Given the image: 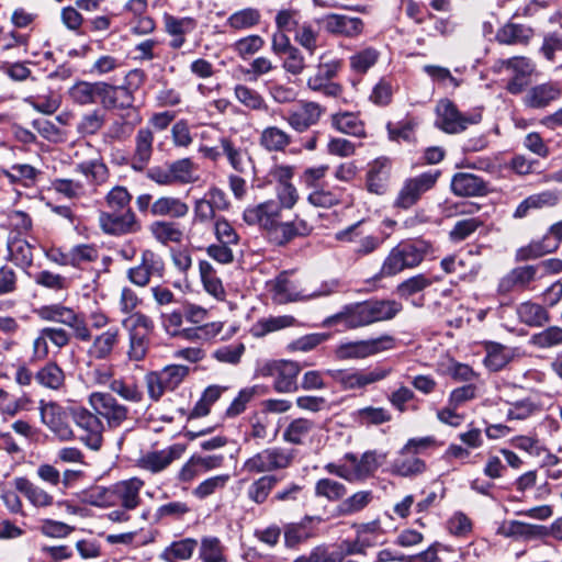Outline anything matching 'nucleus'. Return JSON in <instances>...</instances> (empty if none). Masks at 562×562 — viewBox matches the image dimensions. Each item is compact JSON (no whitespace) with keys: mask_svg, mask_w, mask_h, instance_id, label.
Returning <instances> with one entry per match:
<instances>
[{"mask_svg":"<svg viewBox=\"0 0 562 562\" xmlns=\"http://www.w3.org/2000/svg\"><path fill=\"white\" fill-rule=\"evenodd\" d=\"M335 238L349 244L350 250L358 258L374 252L382 244L381 238L366 228L361 222L337 232Z\"/></svg>","mask_w":562,"mask_h":562,"instance_id":"9","label":"nucleus"},{"mask_svg":"<svg viewBox=\"0 0 562 562\" xmlns=\"http://www.w3.org/2000/svg\"><path fill=\"white\" fill-rule=\"evenodd\" d=\"M380 58V52L373 47H366L349 57L350 69L358 75H364Z\"/></svg>","mask_w":562,"mask_h":562,"instance_id":"55","label":"nucleus"},{"mask_svg":"<svg viewBox=\"0 0 562 562\" xmlns=\"http://www.w3.org/2000/svg\"><path fill=\"white\" fill-rule=\"evenodd\" d=\"M340 67V60L319 63L315 72L308 76L306 80L307 88L328 98L340 97L344 91L342 86L331 80L336 77Z\"/></svg>","mask_w":562,"mask_h":562,"instance_id":"12","label":"nucleus"},{"mask_svg":"<svg viewBox=\"0 0 562 562\" xmlns=\"http://www.w3.org/2000/svg\"><path fill=\"white\" fill-rule=\"evenodd\" d=\"M560 201V194L554 190H547L527 196L519 203L514 212V217L522 218L528 215L531 210H540L543 207H552Z\"/></svg>","mask_w":562,"mask_h":562,"instance_id":"35","label":"nucleus"},{"mask_svg":"<svg viewBox=\"0 0 562 562\" xmlns=\"http://www.w3.org/2000/svg\"><path fill=\"white\" fill-rule=\"evenodd\" d=\"M506 70L512 71L513 77L506 85V90L512 94L521 93L530 83V78L536 70L535 63L525 56H515L506 59Z\"/></svg>","mask_w":562,"mask_h":562,"instance_id":"19","label":"nucleus"},{"mask_svg":"<svg viewBox=\"0 0 562 562\" xmlns=\"http://www.w3.org/2000/svg\"><path fill=\"white\" fill-rule=\"evenodd\" d=\"M517 315L522 324L530 327H541L550 319L547 308L531 301L519 304Z\"/></svg>","mask_w":562,"mask_h":562,"instance_id":"44","label":"nucleus"},{"mask_svg":"<svg viewBox=\"0 0 562 562\" xmlns=\"http://www.w3.org/2000/svg\"><path fill=\"white\" fill-rule=\"evenodd\" d=\"M35 381L43 387L59 392L66 385V375L64 370L54 361H49L41 367L35 375Z\"/></svg>","mask_w":562,"mask_h":562,"instance_id":"38","label":"nucleus"},{"mask_svg":"<svg viewBox=\"0 0 562 562\" xmlns=\"http://www.w3.org/2000/svg\"><path fill=\"white\" fill-rule=\"evenodd\" d=\"M100 103L110 110H128L135 109L133 91L124 86H112L101 83Z\"/></svg>","mask_w":562,"mask_h":562,"instance_id":"26","label":"nucleus"},{"mask_svg":"<svg viewBox=\"0 0 562 562\" xmlns=\"http://www.w3.org/2000/svg\"><path fill=\"white\" fill-rule=\"evenodd\" d=\"M316 520L317 522L322 521L321 517H305L300 524H291L285 527L284 530V542L289 548H293L299 543L308 539L312 535L307 530V522H312Z\"/></svg>","mask_w":562,"mask_h":562,"instance_id":"61","label":"nucleus"},{"mask_svg":"<svg viewBox=\"0 0 562 562\" xmlns=\"http://www.w3.org/2000/svg\"><path fill=\"white\" fill-rule=\"evenodd\" d=\"M278 482L279 479L273 474L261 475L249 484L246 495L250 502L261 505L269 498Z\"/></svg>","mask_w":562,"mask_h":562,"instance_id":"47","label":"nucleus"},{"mask_svg":"<svg viewBox=\"0 0 562 562\" xmlns=\"http://www.w3.org/2000/svg\"><path fill=\"white\" fill-rule=\"evenodd\" d=\"M223 156L229 166L238 173H246L252 168V159L247 150L238 146L231 137L222 136L218 139Z\"/></svg>","mask_w":562,"mask_h":562,"instance_id":"30","label":"nucleus"},{"mask_svg":"<svg viewBox=\"0 0 562 562\" xmlns=\"http://www.w3.org/2000/svg\"><path fill=\"white\" fill-rule=\"evenodd\" d=\"M121 340V330L113 326L97 335L88 348V356L93 360L109 359Z\"/></svg>","mask_w":562,"mask_h":562,"instance_id":"28","label":"nucleus"},{"mask_svg":"<svg viewBox=\"0 0 562 562\" xmlns=\"http://www.w3.org/2000/svg\"><path fill=\"white\" fill-rule=\"evenodd\" d=\"M227 549L215 536H203L200 540L199 559L202 562H228Z\"/></svg>","mask_w":562,"mask_h":562,"instance_id":"42","label":"nucleus"},{"mask_svg":"<svg viewBox=\"0 0 562 562\" xmlns=\"http://www.w3.org/2000/svg\"><path fill=\"white\" fill-rule=\"evenodd\" d=\"M37 314L43 321L60 323L68 326L72 329L75 338L80 341H90L92 338L85 318L70 307L61 304H52L42 306L37 311Z\"/></svg>","mask_w":562,"mask_h":562,"instance_id":"7","label":"nucleus"},{"mask_svg":"<svg viewBox=\"0 0 562 562\" xmlns=\"http://www.w3.org/2000/svg\"><path fill=\"white\" fill-rule=\"evenodd\" d=\"M391 172V161L386 157H379L369 165L367 172V189L374 194H383L386 191Z\"/></svg>","mask_w":562,"mask_h":562,"instance_id":"32","label":"nucleus"},{"mask_svg":"<svg viewBox=\"0 0 562 562\" xmlns=\"http://www.w3.org/2000/svg\"><path fill=\"white\" fill-rule=\"evenodd\" d=\"M234 94L239 103L254 111H267L268 104L263 97L255 89L245 85H237Z\"/></svg>","mask_w":562,"mask_h":562,"instance_id":"60","label":"nucleus"},{"mask_svg":"<svg viewBox=\"0 0 562 562\" xmlns=\"http://www.w3.org/2000/svg\"><path fill=\"white\" fill-rule=\"evenodd\" d=\"M142 117L137 109L128 111L126 117L115 120L108 130V136L112 139L124 140L131 136L134 127L139 124Z\"/></svg>","mask_w":562,"mask_h":562,"instance_id":"49","label":"nucleus"},{"mask_svg":"<svg viewBox=\"0 0 562 562\" xmlns=\"http://www.w3.org/2000/svg\"><path fill=\"white\" fill-rule=\"evenodd\" d=\"M401 310L402 304L394 300L366 301L345 306L327 323H342L347 328L355 329L392 319Z\"/></svg>","mask_w":562,"mask_h":562,"instance_id":"1","label":"nucleus"},{"mask_svg":"<svg viewBox=\"0 0 562 562\" xmlns=\"http://www.w3.org/2000/svg\"><path fill=\"white\" fill-rule=\"evenodd\" d=\"M392 372L391 368H374L373 370H337L331 372L334 380L344 390H359L384 380Z\"/></svg>","mask_w":562,"mask_h":562,"instance_id":"16","label":"nucleus"},{"mask_svg":"<svg viewBox=\"0 0 562 562\" xmlns=\"http://www.w3.org/2000/svg\"><path fill=\"white\" fill-rule=\"evenodd\" d=\"M189 212L187 203L175 196H160L153 202L150 213L154 216L184 217Z\"/></svg>","mask_w":562,"mask_h":562,"instance_id":"40","label":"nucleus"},{"mask_svg":"<svg viewBox=\"0 0 562 562\" xmlns=\"http://www.w3.org/2000/svg\"><path fill=\"white\" fill-rule=\"evenodd\" d=\"M164 272L165 263L161 257L151 249H144L138 265L127 269L126 278L134 285L145 288L149 284L151 277L161 278Z\"/></svg>","mask_w":562,"mask_h":562,"instance_id":"14","label":"nucleus"},{"mask_svg":"<svg viewBox=\"0 0 562 562\" xmlns=\"http://www.w3.org/2000/svg\"><path fill=\"white\" fill-rule=\"evenodd\" d=\"M315 424L308 418L293 419L283 432V440L291 445H302L307 436L314 430Z\"/></svg>","mask_w":562,"mask_h":562,"instance_id":"50","label":"nucleus"},{"mask_svg":"<svg viewBox=\"0 0 562 562\" xmlns=\"http://www.w3.org/2000/svg\"><path fill=\"white\" fill-rule=\"evenodd\" d=\"M536 273V266L517 267L501 280L499 289L503 292H510L514 289H525L535 280Z\"/></svg>","mask_w":562,"mask_h":562,"instance_id":"41","label":"nucleus"},{"mask_svg":"<svg viewBox=\"0 0 562 562\" xmlns=\"http://www.w3.org/2000/svg\"><path fill=\"white\" fill-rule=\"evenodd\" d=\"M154 134L150 127H142L135 136V148L131 158V168L143 171L148 166L153 155Z\"/></svg>","mask_w":562,"mask_h":562,"instance_id":"31","label":"nucleus"},{"mask_svg":"<svg viewBox=\"0 0 562 562\" xmlns=\"http://www.w3.org/2000/svg\"><path fill=\"white\" fill-rule=\"evenodd\" d=\"M437 120L436 124L445 132L456 134L463 132L469 125L476 124L481 120L480 114L465 115L462 114L456 104L442 99L436 106Z\"/></svg>","mask_w":562,"mask_h":562,"instance_id":"13","label":"nucleus"},{"mask_svg":"<svg viewBox=\"0 0 562 562\" xmlns=\"http://www.w3.org/2000/svg\"><path fill=\"white\" fill-rule=\"evenodd\" d=\"M562 241V221L554 223L540 240H533L529 245L517 250V259L530 260L553 252Z\"/></svg>","mask_w":562,"mask_h":562,"instance_id":"18","label":"nucleus"},{"mask_svg":"<svg viewBox=\"0 0 562 562\" xmlns=\"http://www.w3.org/2000/svg\"><path fill=\"white\" fill-rule=\"evenodd\" d=\"M75 170L85 176L93 186H101L109 179V169L100 159L82 161L76 166Z\"/></svg>","mask_w":562,"mask_h":562,"instance_id":"51","label":"nucleus"},{"mask_svg":"<svg viewBox=\"0 0 562 562\" xmlns=\"http://www.w3.org/2000/svg\"><path fill=\"white\" fill-rule=\"evenodd\" d=\"M325 30L334 35L356 37L363 31V22L360 18L330 13L323 19Z\"/></svg>","mask_w":562,"mask_h":562,"instance_id":"29","label":"nucleus"},{"mask_svg":"<svg viewBox=\"0 0 562 562\" xmlns=\"http://www.w3.org/2000/svg\"><path fill=\"white\" fill-rule=\"evenodd\" d=\"M441 172L429 170L404 180L394 200V207L408 210L416 205L422 196L435 188Z\"/></svg>","mask_w":562,"mask_h":562,"instance_id":"6","label":"nucleus"},{"mask_svg":"<svg viewBox=\"0 0 562 562\" xmlns=\"http://www.w3.org/2000/svg\"><path fill=\"white\" fill-rule=\"evenodd\" d=\"M321 27L318 21H303L294 33V41L310 55L318 48Z\"/></svg>","mask_w":562,"mask_h":562,"instance_id":"45","label":"nucleus"},{"mask_svg":"<svg viewBox=\"0 0 562 562\" xmlns=\"http://www.w3.org/2000/svg\"><path fill=\"white\" fill-rule=\"evenodd\" d=\"M387 453L376 450H368L358 458L348 452L340 463H327L325 470L333 475L346 480L349 483L363 482L373 476L376 470L386 461Z\"/></svg>","mask_w":562,"mask_h":562,"instance_id":"2","label":"nucleus"},{"mask_svg":"<svg viewBox=\"0 0 562 562\" xmlns=\"http://www.w3.org/2000/svg\"><path fill=\"white\" fill-rule=\"evenodd\" d=\"M149 231L154 238L161 244L179 243L182 239V232L172 222L156 221L150 224Z\"/></svg>","mask_w":562,"mask_h":562,"instance_id":"59","label":"nucleus"},{"mask_svg":"<svg viewBox=\"0 0 562 562\" xmlns=\"http://www.w3.org/2000/svg\"><path fill=\"white\" fill-rule=\"evenodd\" d=\"M199 270L205 291L217 300H223L225 291L213 266L206 260H201L199 263Z\"/></svg>","mask_w":562,"mask_h":562,"instance_id":"53","label":"nucleus"},{"mask_svg":"<svg viewBox=\"0 0 562 562\" xmlns=\"http://www.w3.org/2000/svg\"><path fill=\"white\" fill-rule=\"evenodd\" d=\"M291 142V135L278 126L263 128L259 136V144L267 151H284Z\"/></svg>","mask_w":562,"mask_h":562,"instance_id":"46","label":"nucleus"},{"mask_svg":"<svg viewBox=\"0 0 562 562\" xmlns=\"http://www.w3.org/2000/svg\"><path fill=\"white\" fill-rule=\"evenodd\" d=\"M535 36V30L526 24L508 21L495 34V40L501 45L527 46Z\"/></svg>","mask_w":562,"mask_h":562,"instance_id":"25","label":"nucleus"},{"mask_svg":"<svg viewBox=\"0 0 562 562\" xmlns=\"http://www.w3.org/2000/svg\"><path fill=\"white\" fill-rule=\"evenodd\" d=\"M323 113L324 109L317 102L303 101L289 110L284 120L295 132L303 133L316 125Z\"/></svg>","mask_w":562,"mask_h":562,"instance_id":"20","label":"nucleus"},{"mask_svg":"<svg viewBox=\"0 0 562 562\" xmlns=\"http://www.w3.org/2000/svg\"><path fill=\"white\" fill-rule=\"evenodd\" d=\"M162 21L168 35H187L198 26L196 20L192 16L178 18L170 13H164Z\"/></svg>","mask_w":562,"mask_h":562,"instance_id":"58","label":"nucleus"},{"mask_svg":"<svg viewBox=\"0 0 562 562\" xmlns=\"http://www.w3.org/2000/svg\"><path fill=\"white\" fill-rule=\"evenodd\" d=\"M281 206L274 200H269L244 211V221L249 225H259L269 233L281 217Z\"/></svg>","mask_w":562,"mask_h":562,"instance_id":"21","label":"nucleus"},{"mask_svg":"<svg viewBox=\"0 0 562 562\" xmlns=\"http://www.w3.org/2000/svg\"><path fill=\"white\" fill-rule=\"evenodd\" d=\"M560 95L561 89L558 83L546 82L530 88L524 98V103L531 109H542Z\"/></svg>","mask_w":562,"mask_h":562,"instance_id":"34","label":"nucleus"},{"mask_svg":"<svg viewBox=\"0 0 562 562\" xmlns=\"http://www.w3.org/2000/svg\"><path fill=\"white\" fill-rule=\"evenodd\" d=\"M8 251L10 260L21 268H29L33 263L32 245L21 238L11 237L8 241Z\"/></svg>","mask_w":562,"mask_h":562,"instance_id":"48","label":"nucleus"},{"mask_svg":"<svg viewBox=\"0 0 562 562\" xmlns=\"http://www.w3.org/2000/svg\"><path fill=\"white\" fill-rule=\"evenodd\" d=\"M312 226L306 221L295 217L290 222H278L268 233L269 238L277 245H285L296 237H305L311 234Z\"/></svg>","mask_w":562,"mask_h":562,"instance_id":"27","label":"nucleus"},{"mask_svg":"<svg viewBox=\"0 0 562 562\" xmlns=\"http://www.w3.org/2000/svg\"><path fill=\"white\" fill-rule=\"evenodd\" d=\"M269 374H276L274 390L279 393H292L299 389L297 375L301 371V367L297 362L281 360L268 364L267 368Z\"/></svg>","mask_w":562,"mask_h":562,"instance_id":"23","label":"nucleus"},{"mask_svg":"<svg viewBox=\"0 0 562 562\" xmlns=\"http://www.w3.org/2000/svg\"><path fill=\"white\" fill-rule=\"evenodd\" d=\"M38 408L42 423L60 440H69L74 437L68 414L58 403L42 400Z\"/></svg>","mask_w":562,"mask_h":562,"instance_id":"17","label":"nucleus"},{"mask_svg":"<svg viewBox=\"0 0 562 562\" xmlns=\"http://www.w3.org/2000/svg\"><path fill=\"white\" fill-rule=\"evenodd\" d=\"M425 470V463L419 458L411 456L409 452H400V457L396 458L392 464V472L401 476L416 475Z\"/></svg>","mask_w":562,"mask_h":562,"instance_id":"56","label":"nucleus"},{"mask_svg":"<svg viewBox=\"0 0 562 562\" xmlns=\"http://www.w3.org/2000/svg\"><path fill=\"white\" fill-rule=\"evenodd\" d=\"M14 487L35 507L44 508L53 505L54 497L26 477H15Z\"/></svg>","mask_w":562,"mask_h":562,"instance_id":"37","label":"nucleus"},{"mask_svg":"<svg viewBox=\"0 0 562 562\" xmlns=\"http://www.w3.org/2000/svg\"><path fill=\"white\" fill-rule=\"evenodd\" d=\"M428 248V244L423 240L398 244L391 249L384 259L380 274L382 277H393L405 269H413L419 266L424 260Z\"/></svg>","mask_w":562,"mask_h":562,"instance_id":"3","label":"nucleus"},{"mask_svg":"<svg viewBox=\"0 0 562 562\" xmlns=\"http://www.w3.org/2000/svg\"><path fill=\"white\" fill-rule=\"evenodd\" d=\"M331 125L340 133L352 136H364V127L359 117L351 112H341L331 115Z\"/></svg>","mask_w":562,"mask_h":562,"instance_id":"52","label":"nucleus"},{"mask_svg":"<svg viewBox=\"0 0 562 562\" xmlns=\"http://www.w3.org/2000/svg\"><path fill=\"white\" fill-rule=\"evenodd\" d=\"M144 482L138 477L119 481L111 485L112 506L119 505L126 509H136L140 503V491Z\"/></svg>","mask_w":562,"mask_h":562,"instance_id":"22","label":"nucleus"},{"mask_svg":"<svg viewBox=\"0 0 562 562\" xmlns=\"http://www.w3.org/2000/svg\"><path fill=\"white\" fill-rule=\"evenodd\" d=\"M88 403L100 418L105 419L109 428H117L128 418V407L109 392H92Z\"/></svg>","mask_w":562,"mask_h":562,"instance_id":"10","label":"nucleus"},{"mask_svg":"<svg viewBox=\"0 0 562 562\" xmlns=\"http://www.w3.org/2000/svg\"><path fill=\"white\" fill-rule=\"evenodd\" d=\"M109 389L126 402L140 403L144 398L143 391L136 383H127L124 379H114L110 382Z\"/></svg>","mask_w":562,"mask_h":562,"instance_id":"63","label":"nucleus"},{"mask_svg":"<svg viewBox=\"0 0 562 562\" xmlns=\"http://www.w3.org/2000/svg\"><path fill=\"white\" fill-rule=\"evenodd\" d=\"M293 460L294 453L292 450L270 447L246 459L241 470L248 474L270 473L289 468Z\"/></svg>","mask_w":562,"mask_h":562,"instance_id":"5","label":"nucleus"},{"mask_svg":"<svg viewBox=\"0 0 562 562\" xmlns=\"http://www.w3.org/2000/svg\"><path fill=\"white\" fill-rule=\"evenodd\" d=\"M451 190L459 196H479L487 193L486 182L468 172L456 173L451 180Z\"/></svg>","mask_w":562,"mask_h":562,"instance_id":"33","label":"nucleus"},{"mask_svg":"<svg viewBox=\"0 0 562 562\" xmlns=\"http://www.w3.org/2000/svg\"><path fill=\"white\" fill-rule=\"evenodd\" d=\"M196 546L198 541L193 538L175 541L164 551L162 557L168 562L188 560L192 557Z\"/></svg>","mask_w":562,"mask_h":562,"instance_id":"62","label":"nucleus"},{"mask_svg":"<svg viewBox=\"0 0 562 562\" xmlns=\"http://www.w3.org/2000/svg\"><path fill=\"white\" fill-rule=\"evenodd\" d=\"M261 22V13L257 8L248 7L233 12L225 26L233 32H243L256 27Z\"/></svg>","mask_w":562,"mask_h":562,"instance_id":"39","label":"nucleus"},{"mask_svg":"<svg viewBox=\"0 0 562 562\" xmlns=\"http://www.w3.org/2000/svg\"><path fill=\"white\" fill-rule=\"evenodd\" d=\"M186 449V445L175 443L162 450L147 452L138 460V464L144 470L158 473L180 459Z\"/></svg>","mask_w":562,"mask_h":562,"instance_id":"24","label":"nucleus"},{"mask_svg":"<svg viewBox=\"0 0 562 562\" xmlns=\"http://www.w3.org/2000/svg\"><path fill=\"white\" fill-rule=\"evenodd\" d=\"M52 189L67 199H81L87 194V186L74 179H55L52 181Z\"/></svg>","mask_w":562,"mask_h":562,"instance_id":"64","label":"nucleus"},{"mask_svg":"<svg viewBox=\"0 0 562 562\" xmlns=\"http://www.w3.org/2000/svg\"><path fill=\"white\" fill-rule=\"evenodd\" d=\"M122 325L127 329L128 348L127 358L131 361H143L149 350L150 334L155 325L154 321L142 312L133 313L122 321Z\"/></svg>","mask_w":562,"mask_h":562,"instance_id":"4","label":"nucleus"},{"mask_svg":"<svg viewBox=\"0 0 562 562\" xmlns=\"http://www.w3.org/2000/svg\"><path fill=\"white\" fill-rule=\"evenodd\" d=\"M99 226L104 234L123 236L138 233L142 224L132 209L126 211H101Z\"/></svg>","mask_w":562,"mask_h":562,"instance_id":"11","label":"nucleus"},{"mask_svg":"<svg viewBox=\"0 0 562 562\" xmlns=\"http://www.w3.org/2000/svg\"><path fill=\"white\" fill-rule=\"evenodd\" d=\"M77 427L81 430V441L91 450H99L103 442L104 426L95 412L87 408H77L72 413Z\"/></svg>","mask_w":562,"mask_h":562,"instance_id":"15","label":"nucleus"},{"mask_svg":"<svg viewBox=\"0 0 562 562\" xmlns=\"http://www.w3.org/2000/svg\"><path fill=\"white\" fill-rule=\"evenodd\" d=\"M168 167L173 184H188L198 180V177L194 175L195 165L190 158L178 159L168 164Z\"/></svg>","mask_w":562,"mask_h":562,"instance_id":"54","label":"nucleus"},{"mask_svg":"<svg viewBox=\"0 0 562 562\" xmlns=\"http://www.w3.org/2000/svg\"><path fill=\"white\" fill-rule=\"evenodd\" d=\"M352 420L359 426H380L391 422L392 415L384 407L366 406L351 413Z\"/></svg>","mask_w":562,"mask_h":562,"instance_id":"43","label":"nucleus"},{"mask_svg":"<svg viewBox=\"0 0 562 562\" xmlns=\"http://www.w3.org/2000/svg\"><path fill=\"white\" fill-rule=\"evenodd\" d=\"M373 499L372 491H358L345 498L337 507L341 516H350L363 510Z\"/></svg>","mask_w":562,"mask_h":562,"instance_id":"57","label":"nucleus"},{"mask_svg":"<svg viewBox=\"0 0 562 562\" xmlns=\"http://www.w3.org/2000/svg\"><path fill=\"white\" fill-rule=\"evenodd\" d=\"M297 325V321L292 315L268 316L258 319L250 329L254 337L262 338L271 333H276Z\"/></svg>","mask_w":562,"mask_h":562,"instance_id":"36","label":"nucleus"},{"mask_svg":"<svg viewBox=\"0 0 562 562\" xmlns=\"http://www.w3.org/2000/svg\"><path fill=\"white\" fill-rule=\"evenodd\" d=\"M394 346V338L383 335L378 338L347 341L336 347L334 353L338 360H361L389 350Z\"/></svg>","mask_w":562,"mask_h":562,"instance_id":"8","label":"nucleus"}]
</instances>
